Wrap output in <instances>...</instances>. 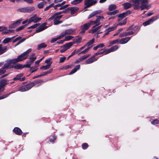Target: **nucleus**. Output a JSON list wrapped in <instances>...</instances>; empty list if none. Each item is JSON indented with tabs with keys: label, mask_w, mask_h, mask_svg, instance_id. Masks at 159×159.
Masks as SVG:
<instances>
[{
	"label": "nucleus",
	"mask_w": 159,
	"mask_h": 159,
	"mask_svg": "<svg viewBox=\"0 0 159 159\" xmlns=\"http://www.w3.org/2000/svg\"><path fill=\"white\" fill-rule=\"evenodd\" d=\"M20 62L17 58H14L11 59L7 61L5 63L2 67L6 70L8 69H10L13 68V66L11 65V64H15L16 63Z\"/></svg>",
	"instance_id": "f257e3e1"
},
{
	"label": "nucleus",
	"mask_w": 159,
	"mask_h": 159,
	"mask_svg": "<svg viewBox=\"0 0 159 159\" xmlns=\"http://www.w3.org/2000/svg\"><path fill=\"white\" fill-rule=\"evenodd\" d=\"M31 49L29 48L26 51L21 54L20 55L18 56L17 58L19 61L20 62L27 59L28 57L27 55L31 52Z\"/></svg>",
	"instance_id": "f03ea898"
},
{
	"label": "nucleus",
	"mask_w": 159,
	"mask_h": 159,
	"mask_svg": "<svg viewBox=\"0 0 159 159\" xmlns=\"http://www.w3.org/2000/svg\"><path fill=\"white\" fill-rule=\"evenodd\" d=\"M35 9L34 7H28L18 9L17 11L24 13H29L34 10Z\"/></svg>",
	"instance_id": "7ed1b4c3"
},
{
	"label": "nucleus",
	"mask_w": 159,
	"mask_h": 159,
	"mask_svg": "<svg viewBox=\"0 0 159 159\" xmlns=\"http://www.w3.org/2000/svg\"><path fill=\"white\" fill-rule=\"evenodd\" d=\"M92 24L90 23L89 21L88 23L84 24L80 27V29L81 31L80 32V34H82L85 33V31L88 30Z\"/></svg>",
	"instance_id": "20e7f679"
},
{
	"label": "nucleus",
	"mask_w": 159,
	"mask_h": 159,
	"mask_svg": "<svg viewBox=\"0 0 159 159\" xmlns=\"http://www.w3.org/2000/svg\"><path fill=\"white\" fill-rule=\"evenodd\" d=\"M30 83L25 85L22 86L18 88V90L22 92L27 91L30 89L32 87Z\"/></svg>",
	"instance_id": "39448f33"
},
{
	"label": "nucleus",
	"mask_w": 159,
	"mask_h": 159,
	"mask_svg": "<svg viewBox=\"0 0 159 159\" xmlns=\"http://www.w3.org/2000/svg\"><path fill=\"white\" fill-rule=\"evenodd\" d=\"M47 23L44 22L39 27L36 29V30L34 32V34L42 31L48 28L46 26Z\"/></svg>",
	"instance_id": "423d86ee"
},
{
	"label": "nucleus",
	"mask_w": 159,
	"mask_h": 159,
	"mask_svg": "<svg viewBox=\"0 0 159 159\" xmlns=\"http://www.w3.org/2000/svg\"><path fill=\"white\" fill-rule=\"evenodd\" d=\"M24 75L23 73H19L17 75L16 77L13 79V80L14 81L19 80L20 81H23L25 80L26 78L25 77L21 78Z\"/></svg>",
	"instance_id": "0eeeda50"
},
{
	"label": "nucleus",
	"mask_w": 159,
	"mask_h": 159,
	"mask_svg": "<svg viewBox=\"0 0 159 159\" xmlns=\"http://www.w3.org/2000/svg\"><path fill=\"white\" fill-rule=\"evenodd\" d=\"M157 19V16H153L148 20L144 22L143 25L144 26H146L152 24L153 22Z\"/></svg>",
	"instance_id": "6e6552de"
},
{
	"label": "nucleus",
	"mask_w": 159,
	"mask_h": 159,
	"mask_svg": "<svg viewBox=\"0 0 159 159\" xmlns=\"http://www.w3.org/2000/svg\"><path fill=\"white\" fill-rule=\"evenodd\" d=\"M95 55V53L93 56L87 60L85 61V63L86 64H90L97 61L98 58L95 57L97 56Z\"/></svg>",
	"instance_id": "1a4fd4ad"
},
{
	"label": "nucleus",
	"mask_w": 159,
	"mask_h": 159,
	"mask_svg": "<svg viewBox=\"0 0 159 159\" xmlns=\"http://www.w3.org/2000/svg\"><path fill=\"white\" fill-rule=\"evenodd\" d=\"M107 48H103L101 49L100 50H98V52L96 53H95V55L97 56L99 55L104 54L105 55H106L108 53L107 52Z\"/></svg>",
	"instance_id": "9d476101"
},
{
	"label": "nucleus",
	"mask_w": 159,
	"mask_h": 159,
	"mask_svg": "<svg viewBox=\"0 0 159 159\" xmlns=\"http://www.w3.org/2000/svg\"><path fill=\"white\" fill-rule=\"evenodd\" d=\"M75 31V30L74 29H69L66 30L63 32V36H64L65 35L68 34H73Z\"/></svg>",
	"instance_id": "9b49d317"
},
{
	"label": "nucleus",
	"mask_w": 159,
	"mask_h": 159,
	"mask_svg": "<svg viewBox=\"0 0 159 159\" xmlns=\"http://www.w3.org/2000/svg\"><path fill=\"white\" fill-rule=\"evenodd\" d=\"M100 19L99 17H98V16H97V18L96 20L95 21H90V23L92 24V25L93 24H96V25L94 26L93 28H95L96 27L98 26L99 25H100L101 23L100 22Z\"/></svg>",
	"instance_id": "f8f14e48"
},
{
	"label": "nucleus",
	"mask_w": 159,
	"mask_h": 159,
	"mask_svg": "<svg viewBox=\"0 0 159 159\" xmlns=\"http://www.w3.org/2000/svg\"><path fill=\"white\" fill-rule=\"evenodd\" d=\"M82 38L81 37L76 36V38L73 39V43H80L82 41Z\"/></svg>",
	"instance_id": "ddd939ff"
},
{
	"label": "nucleus",
	"mask_w": 159,
	"mask_h": 159,
	"mask_svg": "<svg viewBox=\"0 0 159 159\" xmlns=\"http://www.w3.org/2000/svg\"><path fill=\"white\" fill-rule=\"evenodd\" d=\"M13 131L17 135H21L22 133L21 129L20 128L17 127L14 128L13 130Z\"/></svg>",
	"instance_id": "4468645a"
},
{
	"label": "nucleus",
	"mask_w": 159,
	"mask_h": 159,
	"mask_svg": "<svg viewBox=\"0 0 159 159\" xmlns=\"http://www.w3.org/2000/svg\"><path fill=\"white\" fill-rule=\"evenodd\" d=\"M131 37H127L125 38H123L119 40V43L121 44H124L128 42L130 39Z\"/></svg>",
	"instance_id": "2eb2a0df"
},
{
	"label": "nucleus",
	"mask_w": 159,
	"mask_h": 159,
	"mask_svg": "<svg viewBox=\"0 0 159 159\" xmlns=\"http://www.w3.org/2000/svg\"><path fill=\"white\" fill-rule=\"evenodd\" d=\"M93 0H85L84 1V5H86L85 8H89L92 6V1Z\"/></svg>",
	"instance_id": "dca6fc26"
},
{
	"label": "nucleus",
	"mask_w": 159,
	"mask_h": 159,
	"mask_svg": "<svg viewBox=\"0 0 159 159\" xmlns=\"http://www.w3.org/2000/svg\"><path fill=\"white\" fill-rule=\"evenodd\" d=\"M31 21L34 22V23H37L41 20V18H37L36 14H35L33 16L30 18Z\"/></svg>",
	"instance_id": "f3484780"
},
{
	"label": "nucleus",
	"mask_w": 159,
	"mask_h": 159,
	"mask_svg": "<svg viewBox=\"0 0 159 159\" xmlns=\"http://www.w3.org/2000/svg\"><path fill=\"white\" fill-rule=\"evenodd\" d=\"M43 82V80L38 79L34 80L33 82H30V84L31 85V86L32 88L34 85L39 83H41Z\"/></svg>",
	"instance_id": "a211bd4d"
},
{
	"label": "nucleus",
	"mask_w": 159,
	"mask_h": 159,
	"mask_svg": "<svg viewBox=\"0 0 159 159\" xmlns=\"http://www.w3.org/2000/svg\"><path fill=\"white\" fill-rule=\"evenodd\" d=\"M119 48L118 45H116L111 47L109 49H107V52L108 53L111 52H114L117 50Z\"/></svg>",
	"instance_id": "6ab92c4d"
},
{
	"label": "nucleus",
	"mask_w": 159,
	"mask_h": 159,
	"mask_svg": "<svg viewBox=\"0 0 159 159\" xmlns=\"http://www.w3.org/2000/svg\"><path fill=\"white\" fill-rule=\"evenodd\" d=\"M73 43L72 42H69L65 44L64 45L60 47L61 48H65L67 50L69 49L73 45Z\"/></svg>",
	"instance_id": "aec40b11"
},
{
	"label": "nucleus",
	"mask_w": 159,
	"mask_h": 159,
	"mask_svg": "<svg viewBox=\"0 0 159 159\" xmlns=\"http://www.w3.org/2000/svg\"><path fill=\"white\" fill-rule=\"evenodd\" d=\"M79 8L78 7H73L70 8V12L71 15H73L76 13L79 10Z\"/></svg>",
	"instance_id": "412c9836"
},
{
	"label": "nucleus",
	"mask_w": 159,
	"mask_h": 159,
	"mask_svg": "<svg viewBox=\"0 0 159 159\" xmlns=\"http://www.w3.org/2000/svg\"><path fill=\"white\" fill-rule=\"evenodd\" d=\"M80 68V65H78L75 66L69 73L70 75H71L75 73L78 70H79Z\"/></svg>",
	"instance_id": "4be33fe9"
},
{
	"label": "nucleus",
	"mask_w": 159,
	"mask_h": 159,
	"mask_svg": "<svg viewBox=\"0 0 159 159\" xmlns=\"http://www.w3.org/2000/svg\"><path fill=\"white\" fill-rule=\"evenodd\" d=\"M52 61L50 62L48 64H47L46 66H41L40 68V69H43L44 70H46L49 69L50 66H51L52 64Z\"/></svg>",
	"instance_id": "5701e85b"
},
{
	"label": "nucleus",
	"mask_w": 159,
	"mask_h": 159,
	"mask_svg": "<svg viewBox=\"0 0 159 159\" xmlns=\"http://www.w3.org/2000/svg\"><path fill=\"white\" fill-rule=\"evenodd\" d=\"M122 6L124 7V9H127L131 7V4L129 2H125L123 4Z\"/></svg>",
	"instance_id": "b1692460"
},
{
	"label": "nucleus",
	"mask_w": 159,
	"mask_h": 159,
	"mask_svg": "<svg viewBox=\"0 0 159 159\" xmlns=\"http://www.w3.org/2000/svg\"><path fill=\"white\" fill-rule=\"evenodd\" d=\"M2 45L1 44L0 49V54H2L5 52L7 50V47L6 46L2 47Z\"/></svg>",
	"instance_id": "393cba45"
},
{
	"label": "nucleus",
	"mask_w": 159,
	"mask_h": 159,
	"mask_svg": "<svg viewBox=\"0 0 159 159\" xmlns=\"http://www.w3.org/2000/svg\"><path fill=\"white\" fill-rule=\"evenodd\" d=\"M8 83V82L6 80H2L0 82V85L3 88Z\"/></svg>",
	"instance_id": "a878e982"
},
{
	"label": "nucleus",
	"mask_w": 159,
	"mask_h": 159,
	"mask_svg": "<svg viewBox=\"0 0 159 159\" xmlns=\"http://www.w3.org/2000/svg\"><path fill=\"white\" fill-rule=\"evenodd\" d=\"M119 42V39H117L115 40L110 41L109 43V45L108 46V47H110L114 44H116L118 43Z\"/></svg>",
	"instance_id": "bb28decb"
},
{
	"label": "nucleus",
	"mask_w": 159,
	"mask_h": 159,
	"mask_svg": "<svg viewBox=\"0 0 159 159\" xmlns=\"http://www.w3.org/2000/svg\"><path fill=\"white\" fill-rule=\"evenodd\" d=\"M47 46V45L45 43H43L39 44L37 47V49L39 50L42 48H44Z\"/></svg>",
	"instance_id": "cd10ccee"
},
{
	"label": "nucleus",
	"mask_w": 159,
	"mask_h": 159,
	"mask_svg": "<svg viewBox=\"0 0 159 159\" xmlns=\"http://www.w3.org/2000/svg\"><path fill=\"white\" fill-rule=\"evenodd\" d=\"M140 28L138 26H135L134 27L133 31L134 34H136L139 31Z\"/></svg>",
	"instance_id": "c85d7f7f"
},
{
	"label": "nucleus",
	"mask_w": 159,
	"mask_h": 159,
	"mask_svg": "<svg viewBox=\"0 0 159 159\" xmlns=\"http://www.w3.org/2000/svg\"><path fill=\"white\" fill-rule=\"evenodd\" d=\"M13 68L17 70L21 69L23 68V66L22 65L18 64L13 66Z\"/></svg>",
	"instance_id": "c756f323"
},
{
	"label": "nucleus",
	"mask_w": 159,
	"mask_h": 159,
	"mask_svg": "<svg viewBox=\"0 0 159 159\" xmlns=\"http://www.w3.org/2000/svg\"><path fill=\"white\" fill-rule=\"evenodd\" d=\"M102 25H101L100 26H98V27H97V28H96L94 29H93L90 30L89 31V33H94L96 32L101 28L102 27Z\"/></svg>",
	"instance_id": "7c9ffc66"
},
{
	"label": "nucleus",
	"mask_w": 159,
	"mask_h": 159,
	"mask_svg": "<svg viewBox=\"0 0 159 159\" xmlns=\"http://www.w3.org/2000/svg\"><path fill=\"white\" fill-rule=\"evenodd\" d=\"M132 2L133 3V5L134 6V10H137L140 7L139 4V3H137L135 2L134 0H133Z\"/></svg>",
	"instance_id": "2f4dec72"
},
{
	"label": "nucleus",
	"mask_w": 159,
	"mask_h": 159,
	"mask_svg": "<svg viewBox=\"0 0 159 159\" xmlns=\"http://www.w3.org/2000/svg\"><path fill=\"white\" fill-rule=\"evenodd\" d=\"M134 2L137 3H139V4L140 3L141 5L148 2L147 0H134Z\"/></svg>",
	"instance_id": "473e14b6"
},
{
	"label": "nucleus",
	"mask_w": 159,
	"mask_h": 159,
	"mask_svg": "<svg viewBox=\"0 0 159 159\" xmlns=\"http://www.w3.org/2000/svg\"><path fill=\"white\" fill-rule=\"evenodd\" d=\"M62 16V15L56 16L54 19L53 20L54 24L55 23L56 21H59Z\"/></svg>",
	"instance_id": "72a5a7b5"
},
{
	"label": "nucleus",
	"mask_w": 159,
	"mask_h": 159,
	"mask_svg": "<svg viewBox=\"0 0 159 159\" xmlns=\"http://www.w3.org/2000/svg\"><path fill=\"white\" fill-rule=\"evenodd\" d=\"M104 46L105 45L103 43H100L97 45L96 46L94 47L93 48V49L94 50H96L99 48H102L104 47Z\"/></svg>",
	"instance_id": "f704fd0d"
},
{
	"label": "nucleus",
	"mask_w": 159,
	"mask_h": 159,
	"mask_svg": "<svg viewBox=\"0 0 159 159\" xmlns=\"http://www.w3.org/2000/svg\"><path fill=\"white\" fill-rule=\"evenodd\" d=\"M116 8V5H110L108 7V9L110 11H112Z\"/></svg>",
	"instance_id": "c9c22d12"
},
{
	"label": "nucleus",
	"mask_w": 159,
	"mask_h": 159,
	"mask_svg": "<svg viewBox=\"0 0 159 159\" xmlns=\"http://www.w3.org/2000/svg\"><path fill=\"white\" fill-rule=\"evenodd\" d=\"M95 42V39L94 38L92 39L91 40H89L87 43L86 45L87 47H89L90 45L93 44Z\"/></svg>",
	"instance_id": "e433bc0d"
},
{
	"label": "nucleus",
	"mask_w": 159,
	"mask_h": 159,
	"mask_svg": "<svg viewBox=\"0 0 159 159\" xmlns=\"http://www.w3.org/2000/svg\"><path fill=\"white\" fill-rule=\"evenodd\" d=\"M83 0H74L71 2V3L73 5H76L81 3Z\"/></svg>",
	"instance_id": "4c0bfd02"
},
{
	"label": "nucleus",
	"mask_w": 159,
	"mask_h": 159,
	"mask_svg": "<svg viewBox=\"0 0 159 159\" xmlns=\"http://www.w3.org/2000/svg\"><path fill=\"white\" fill-rule=\"evenodd\" d=\"M119 18L118 20V21L119 22L120 21L123 19L125 17L123 13H122L118 16Z\"/></svg>",
	"instance_id": "58836bf2"
},
{
	"label": "nucleus",
	"mask_w": 159,
	"mask_h": 159,
	"mask_svg": "<svg viewBox=\"0 0 159 159\" xmlns=\"http://www.w3.org/2000/svg\"><path fill=\"white\" fill-rule=\"evenodd\" d=\"M119 12V11L118 10H115L111 12H108L107 13L108 15H114L116 14L117 13Z\"/></svg>",
	"instance_id": "ea45409f"
},
{
	"label": "nucleus",
	"mask_w": 159,
	"mask_h": 159,
	"mask_svg": "<svg viewBox=\"0 0 159 159\" xmlns=\"http://www.w3.org/2000/svg\"><path fill=\"white\" fill-rule=\"evenodd\" d=\"M27 25H28V24H26L24 25L20 26L19 27L16 28V29L15 30L16 32H18L20 30H23L24 29L25 27H27Z\"/></svg>",
	"instance_id": "a19ab883"
},
{
	"label": "nucleus",
	"mask_w": 159,
	"mask_h": 159,
	"mask_svg": "<svg viewBox=\"0 0 159 159\" xmlns=\"http://www.w3.org/2000/svg\"><path fill=\"white\" fill-rule=\"evenodd\" d=\"M127 21V18H126L124 19L122 21L119 22L118 24H117V26L118 25H122L126 24Z\"/></svg>",
	"instance_id": "79ce46f5"
},
{
	"label": "nucleus",
	"mask_w": 159,
	"mask_h": 159,
	"mask_svg": "<svg viewBox=\"0 0 159 159\" xmlns=\"http://www.w3.org/2000/svg\"><path fill=\"white\" fill-rule=\"evenodd\" d=\"M11 42V40L9 38H7L5 39L2 41V43L4 44H6Z\"/></svg>",
	"instance_id": "37998d69"
},
{
	"label": "nucleus",
	"mask_w": 159,
	"mask_h": 159,
	"mask_svg": "<svg viewBox=\"0 0 159 159\" xmlns=\"http://www.w3.org/2000/svg\"><path fill=\"white\" fill-rule=\"evenodd\" d=\"M53 139H49V141L53 143L55 140L57 139V137L55 135H54L53 136Z\"/></svg>",
	"instance_id": "c03bdc74"
},
{
	"label": "nucleus",
	"mask_w": 159,
	"mask_h": 159,
	"mask_svg": "<svg viewBox=\"0 0 159 159\" xmlns=\"http://www.w3.org/2000/svg\"><path fill=\"white\" fill-rule=\"evenodd\" d=\"M36 58H37L36 56L34 57H30V63L31 64H32L33 63L34 61H35V60L36 59Z\"/></svg>",
	"instance_id": "a18cd8bd"
},
{
	"label": "nucleus",
	"mask_w": 159,
	"mask_h": 159,
	"mask_svg": "<svg viewBox=\"0 0 159 159\" xmlns=\"http://www.w3.org/2000/svg\"><path fill=\"white\" fill-rule=\"evenodd\" d=\"M90 54H89L88 55H85L81 57H80V58L81 59V61H82L83 60L86 59L87 58H88L90 56Z\"/></svg>",
	"instance_id": "49530a36"
},
{
	"label": "nucleus",
	"mask_w": 159,
	"mask_h": 159,
	"mask_svg": "<svg viewBox=\"0 0 159 159\" xmlns=\"http://www.w3.org/2000/svg\"><path fill=\"white\" fill-rule=\"evenodd\" d=\"M89 146L88 144L87 143H84L82 144V147L84 150L86 149Z\"/></svg>",
	"instance_id": "de8ad7c7"
},
{
	"label": "nucleus",
	"mask_w": 159,
	"mask_h": 159,
	"mask_svg": "<svg viewBox=\"0 0 159 159\" xmlns=\"http://www.w3.org/2000/svg\"><path fill=\"white\" fill-rule=\"evenodd\" d=\"M40 25V24H36L33 25H32L30 27H28V29H34Z\"/></svg>",
	"instance_id": "09e8293b"
},
{
	"label": "nucleus",
	"mask_w": 159,
	"mask_h": 159,
	"mask_svg": "<svg viewBox=\"0 0 159 159\" xmlns=\"http://www.w3.org/2000/svg\"><path fill=\"white\" fill-rule=\"evenodd\" d=\"M140 7L141 11L145 8H146L147 10L148 9L147 4H142L141 6H140Z\"/></svg>",
	"instance_id": "8fccbe9b"
},
{
	"label": "nucleus",
	"mask_w": 159,
	"mask_h": 159,
	"mask_svg": "<svg viewBox=\"0 0 159 159\" xmlns=\"http://www.w3.org/2000/svg\"><path fill=\"white\" fill-rule=\"evenodd\" d=\"M26 40V39L25 38H23L22 39H21L15 45V47H16L19 44H20L21 43L24 42Z\"/></svg>",
	"instance_id": "3c124183"
},
{
	"label": "nucleus",
	"mask_w": 159,
	"mask_h": 159,
	"mask_svg": "<svg viewBox=\"0 0 159 159\" xmlns=\"http://www.w3.org/2000/svg\"><path fill=\"white\" fill-rule=\"evenodd\" d=\"M73 38L74 37L73 36L71 35H68L65 37V39H64V40H65V41H69Z\"/></svg>",
	"instance_id": "603ef678"
},
{
	"label": "nucleus",
	"mask_w": 159,
	"mask_h": 159,
	"mask_svg": "<svg viewBox=\"0 0 159 159\" xmlns=\"http://www.w3.org/2000/svg\"><path fill=\"white\" fill-rule=\"evenodd\" d=\"M151 123L153 125L158 124H159V120L157 119H156L152 121Z\"/></svg>",
	"instance_id": "864d4df0"
},
{
	"label": "nucleus",
	"mask_w": 159,
	"mask_h": 159,
	"mask_svg": "<svg viewBox=\"0 0 159 159\" xmlns=\"http://www.w3.org/2000/svg\"><path fill=\"white\" fill-rule=\"evenodd\" d=\"M11 93H10L7 94L2 95L0 97V100L3 99L7 97Z\"/></svg>",
	"instance_id": "5fc2aeb1"
},
{
	"label": "nucleus",
	"mask_w": 159,
	"mask_h": 159,
	"mask_svg": "<svg viewBox=\"0 0 159 159\" xmlns=\"http://www.w3.org/2000/svg\"><path fill=\"white\" fill-rule=\"evenodd\" d=\"M127 36H128L127 32H125L123 33H121L120 34V37H126Z\"/></svg>",
	"instance_id": "6e6d98bb"
},
{
	"label": "nucleus",
	"mask_w": 159,
	"mask_h": 159,
	"mask_svg": "<svg viewBox=\"0 0 159 159\" xmlns=\"http://www.w3.org/2000/svg\"><path fill=\"white\" fill-rule=\"evenodd\" d=\"M125 16L126 17L127 16L130 15L131 13V11L130 10L127 11H126L123 12Z\"/></svg>",
	"instance_id": "4d7b16f0"
},
{
	"label": "nucleus",
	"mask_w": 159,
	"mask_h": 159,
	"mask_svg": "<svg viewBox=\"0 0 159 159\" xmlns=\"http://www.w3.org/2000/svg\"><path fill=\"white\" fill-rule=\"evenodd\" d=\"M6 70L2 67L0 69V75H2L6 72Z\"/></svg>",
	"instance_id": "13d9d810"
},
{
	"label": "nucleus",
	"mask_w": 159,
	"mask_h": 159,
	"mask_svg": "<svg viewBox=\"0 0 159 159\" xmlns=\"http://www.w3.org/2000/svg\"><path fill=\"white\" fill-rule=\"evenodd\" d=\"M116 28V26H112L111 27L107 29V30L109 31V32H110L113 31H114Z\"/></svg>",
	"instance_id": "bf43d9fd"
},
{
	"label": "nucleus",
	"mask_w": 159,
	"mask_h": 159,
	"mask_svg": "<svg viewBox=\"0 0 159 159\" xmlns=\"http://www.w3.org/2000/svg\"><path fill=\"white\" fill-rule=\"evenodd\" d=\"M43 3V2H41L39 3L37 5L39 9L43 8L44 6Z\"/></svg>",
	"instance_id": "052dcab7"
},
{
	"label": "nucleus",
	"mask_w": 159,
	"mask_h": 159,
	"mask_svg": "<svg viewBox=\"0 0 159 159\" xmlns=\"http://www.w3.org/2000/svg\"><path fill=\"white\" fill-rule=\"evenodd\" d=\"M23 68L24 67L26 68H30V69H31L33 68V67H30V64L29 63H27L26 65H23Z\"/></svg>",
	"instance_id": "680f3d73"
},
{
	"label": "nucleus",
	"mask_w": 159,
	"mask_h": 159,
	"mask_svg": "<svg viewBox=\"0 0 159 159\" xmlns=\"http://www.w3.org/2000/svg\"><path fill=\"white\" fill-rule=\"evenodd\" d=\"M66 58L65 57H61L60 59L59 63H62L63 62L65 61L66 60Z\"/></svg>",
	"instance_id": "e2e57ef3"
},
{
	"label": "nucleus",
	"mask_w": 159,
	"mask_h": 159,
	"mask_svg": "<svg viewBox=\"0 0 159 159\" xmlns=\"http://www.w3.org/2000/svg\"><path fill=\"white\" fill-rule=\"evenodd\" d=\"M16 26H17L15 24V23L14 22L9 25V29L14 28Z\"/></svg>",
	"instance_id": "0e129e2a"
},
{
	"label": "nucleus",
	"mask_w": 159,
	"mask_h": 159,
	"mask_svg": "<svg viewBox=\"0 0 159 159\" xmlns=\"http://www.w3.org/2000/svg\"><path fill=\"white\" fill-rule=\"evenodd\" d=\"M73 65L72 64L71 65H68L64 67L63 68L65 70L69 68H72L73 66Z\"/></svg>",
	"instance_id": "69168bd1"
},
{
	"label": "nucleus",
	"mask_w": 159,
	"mask_h": 159,
	"mask_svg": "<svg viewBox=\"0 0 159 159\" xmlns=\"http://www.w3.org/2000/svg\"><path fill=\"white\" fill-rule=\"evenodd\" d=\"M96 15V13H95L94 11L89 16L88 18H90L95 16Z\"/></svg>",
	"instance_id": "338daca9"
},
{
	"label": "nucleus",
	"mask_w": 159,
	"mask_h": 159,
	"mask_svg": "<svg viewBox=\"0 0 159 159\" xmlns=\"http://www.w3.org/2000/svg\"><path fill=\"white\" fill-rule=\"evenodd\" d=\"M22 21V20H19L16 21L15 22V24L16 25L18 26L20 24Z\"/></svg>",
	"instance_id": "774afa93"
}]
</instances>
